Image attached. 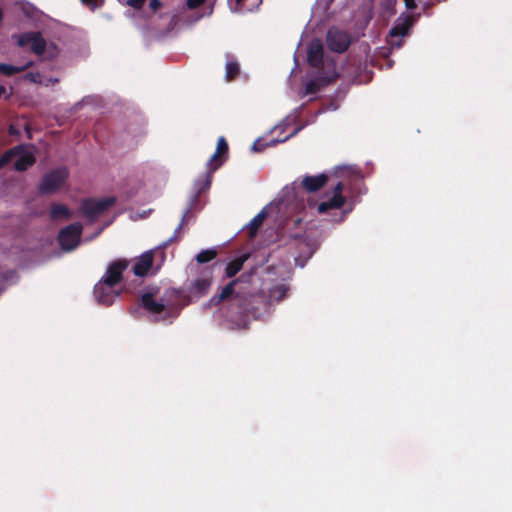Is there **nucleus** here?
<instances>
[{
	"mask_svg": "<svg viewBox=\"0 0 512 512\" xmlns=\"http://www.w3.org/2000/svg\"><path fill=\"white\" fill-rule=\"evenodd\" d=\"M248 258L249 254L245 253L229 262L225 269L226 277L233 278L243 268V265L248 260Z\"/></svg>",
	"mask_w": 512,
	"mask_h": 512,
	"instance_id": "nucleus-18",
	"label": "nucleus"
},
{
	"mask_svg": "<svg viewBox=\"0 0 512 512\" xmlns=\"http://www.w3.org/2000/svg\"><path fill=\"white\" fill-rule=\"evenodd\" d=\"M412 26V22L410 18H406L402 22H397L394 27L390 30L391 37H403L408 34L410 28Z\"/></svg>",
	"mask_w": 512,
	"mask_h": 512,
	"instance_id": "nucleus-20",
	"label": "nucleus"
},
{
	"mask_svg": "<svg viewBox=\"0 0 512 512\" xmlns=\"http://www.w3.org/2000/svg\"><path fill=\"white\" fill-rule=\"evenodd\" d=\"M25 79L29 80L32 83L41 84L43 82L42 75L40 72H28L25 75Z\"/></svg>",
	"mask_w": 512,
	"mask_h": 512,
	"instance_id": "nucleus-29",
	"label": "nucleus"
},
{
	"mask_svg": "<svg viewBox=\"0 0 512 512\" xmlns=\"http://www.w3.org/2000/svg\"><path fill=\"white\" fill-rule=\"evenodd\" d=\"M21 152L22 146H17L4 152L0 157V170L9 164L14 156L20 154Z\"/></svg>",
	"mask_w": 512,
	"mask_h": 512,
	"instance_id": "nucleus-25",
	"label": "nucleus"
},
{
	"mask_svg": "<svg viewBox=\"0 0 512 512\" xmlns=\"http://www.w3.org/2000/svg\"><path fill=\"white\" fill-rule=\"evenodd\" d=\"M240 72V66L237 61H228L226 63V79L234 80Z\"/></svg>",
	"mask_w": 512,
	"mask_h": 512,
	"instance_id": "nucleus-27",
	"label": "nucleus"
},
{
	"mask_svg": "<svg viewBox=\"0 0 512 512\" xmlns=\"http://www.w3.org/2000/svg\"><path fill=\"white\" fill-rule=\"evenodd\" d=\"M346 203V198L344 196H339V195H333L332 198H330L328 201H323L321 202L318 207H317V210L319 213H326L328 210H331V209H340L341 207L344 206V204Z\"/></svg>",
	"mask_w": 512,
	"mask_h": 512,
	"instance_id": "nucleus-17",
	"label": "nucleus"
},
{
	"mask_svg": "<svg viewBox=\"0 0 512 512\" xmlns=\"http://www.w3.org/2000/svg\"><path fill=\"white\" fill-rule=\"evenodd\" d=\"M8 132H9V134H10V135H12V136H18V135H20V131H19V129H18L15 125H13V124H11V125L9 126Z\"/></svg>",
	"mask_w": 512,
	"mask_h": 512,
	"instance_id": "nucleus-36",
	"label": "nucleus"
},
{
	"mask_svg": "<svg viewBox=\"0 0 512 512\" xmlns=\"http://www.w3.org/2000/svg\"><path fill=\"white\" fill-rule=\"evenodd\" d=\"M68 176L66 168H58L47 173L39 186V190L43 194L56 192L65 182Z\"/></svg>",
	"mask_w": 512,
	"mask_h": 512,
	"instance_id": "nucleus-6",
	"label": "nucleus"
},
{
	"mask_svg": "<svg viewBox=\"0 0 512 512\" xmlns=\"http://www.w3.org/2000/svg\"><path fill=\"white\" fill-rule=\"evenodd\" d=\"M49 81H50V82H52V83L54 84V83H57V82H58V79H57V78H55V79H49Z\"/></svg>",
	"mask_w": 512,
	"mask_h": 512,
	"instance_id": "nucleus-40",
	"label": "nucleus"
},
{
	"mask_svg": "<svg viewBox=\"0 0 512 512\" xmlns=\"http://www.w3.org/2000/svg\"><path fill=\"white\" fill-rule=\"evenodd\" d=\"M139 306L153 315H160L166 310L165 302L162 299L155 300L152 292L142 294L139 299Z\"/></svg>",
	"mask_w": 512,
	"mask_h": 512,
	"instance_id": "nucleus-11",
	"label": "nucleus"
},
{
	"mask_svg": "<svg viewBox=\"0 0 512 512\" xmlns=\"http://www.w3.org/2000/svg\"><path fill=\"white\" fill-rule=\"evenodd\" d=\"M168 293H169L170 295H177V294H178V291H177V290H175V289H172V290H170V291H167V293H166V294H168Z\"/></svg>",
	"mask_w": 512,
	"mask_h": 512,
	"instance_id": "nucleus-38",
	"label": "nucleus"
},
{
	"mask_svg": "<svg viewBox=\"0 0 512 512\" xmlns=\"http://www.w3.org/2000/svg\"><path fill=\"white\" fill-rule=\"evenodd\" d=\"M343 190H344V184L342 182H338L333 188V193H334V195L343 196V194H342Z\"/></svg>",
	"mask_w": 512,
	"mask_h": 512,
	"instance_id": "nucleus-34",
	"label": "nucleus"
},
{
	"mask_svg": "<svg viewBox=\"0 0 512 512\" xmlns=\"http://www.w3.org/2000/svg\"><path fill=\"white\" fill-rule=\"evenodd\" d=\"M267 145L266 144H263L261 143L260 140H257L253 143L252 145V150L253 151H256V152H261L264 150V148L266 147Z\"/></svg>",
	"mask_w": 512,
	"mask_h": 512,
	"instance_id": "nucleus-33",
	"label": "nucleus"
},
{
	"mask_svg": "<svg viewBox=\"0 0 512 512\" xmlns=\"http://www.w3.org/2000/svg\"><path fill=\"white\" fill-rule=\"evenodd\" d=\"M162 6V2L160 0H150L149 8L152 11H157Z\"/></svg>",
	"mask_w": 512,
	"mask_h": 512,
	"instance_id": "nucleus-35",
	"label": "nucleus"
},
{
	"mask_svg": "<svg viewBox=\"0 0 512 512\" xmlns=\"http://www.w3.org/2000/svg\"><path fill=\"white\" fill-rule=\"evenodd\" d=\"M31 66H33L32 61L27 62L23 66H14V65H10V64L0 63V73L4 74L6 76H12L16 73H20V72L26 70L27 68H29Z\"/></svg>",
	"mask_w": 512,
	"mask_h": 512,
	"instance_id": "nucleus-23",
	"label": "nucleus"
},
{
	"mask_svg": "<svg viewBox=\"0 0 512 512\" xmlns=\"http://www.w3.org/2000/svg\"><path fill=\"white\" fill-rule=\"evenodd\" d=\"M20 47L30 46L33 53L41 56L44 52H47V57L53 59L57 57L59 51L56 45L50 44L47 46L46 40L42 37L39 32H26L18 37L17 41Z\"/></svg>",
	"mask_w": 512,
	"mask_h": 512,
	"instance_id": "nucleus-3",
	"label": "nucleus"
},
{
	"mask_svg": "<svg viewBox=\"0 0 512 512\" xmlns=\"http://www.w3.org/2000/svg\"><path fill=\"white\" fill-rule=\"evenodd\" d=\"M146 0H127L126 3L134 9H141Z\"/></svg>",
	"mask_w": 512,
	"mask_h": 512,
	"instance_id": "nucleus-30",
	"label": "nucleus"
},
{
	"mask_svg": "<svg viewBox=\"0 0 512 512\" xmlns=\"http://www.w3.org/2000/svg\"><path fill=\"white\" fill-rule=\"evenodd\" d=\"M7 90L6 87L3 85H0V98L6 97Z\"/></svg>",
	"mask_w": 512,
	"mask_h": 512,
	"instance_id": "nucleus-37",
	"label": "nucleus"
},
{
	"mask_svg": "<svg viewBox=\"0 0 512 512\" xmlns=\"http://www.w3.org/2000/svg\"><path fill=\"white\" fill-rule=\"evenodd\" d=\"M266 217L267 212L263 209L252 218V220L248 224L249 235L251 237H254L257 234L258 229L261 227Z\"/></svg>",
	"mask_w": 512,
	"mask_h": 512,
	"instance_id": "nucleus-22",
	"label": "nucleus"
},
{
	"mask_svg": "<svg viewBox=\"0 0 512 512\" xmlns=\"http://www.w3.org/2000/svg\"><path fill=\"white\" fill-rule=\"evenodd\" d=\"M115 203V197H106L98 200L94 198H86L82 201L80 210L84 217H86L90 222H94Z\"/></svg>",
	"mask_w": 512,
	"mask_h": 512,
	"instance_id": "nucleus-4",
	"label": "nucleus"
},
{
	"mask_svg": "<svg viewBox=\"0 0 512 512\" xmlns=\"http://www.w3.org/2000/svg\"><path fill=\"white\" fill-rule=\"evenodd\" d=\"M129 261L127 259H117L109 264L101 281L106 286H116L123 278V272L128 268Z\"/></svg>",
	"mask_w": 512,
	"mask_h": 512,
	"instance_id": "nucleus-8",
	"label": "nucleus"
},
{
	"mask_svg": "<svg viewBox=\"0 0 512 512\" xmlns=\"http://www.w3.org/2000/svg\"><path fill=\"white\" fill-rule=\"evenodd\" d=\"M50 217L53 220L59 218L70 219L72 217V213L66 205L53 204L50 210Z\"/></svg>",
	"mask_w": 512,
	"mask_h": 512,
	"instance_id": "nucleus-21",
	"label": "nucleus"
},
{
	"mask_svg": "<svg viewBox=\"0 0 512 512\" xmlns=\"http://www.w3.org/2000/svg\"><path fill=\"white\" fill-rule=\"evenodd\" d=\"M326 43L327 47L331 51L336 53H343L350 46L351 39L347 32L332 27L327 32Z\"/></svg>",
	"mask_w": 512,
	"mask_h": 512,
	"instance_id": "nucleus-7",
	"label": "nucleus"
},
{
	"mask_svg": "<svg viewBox=\"0 0 512 512\" xmlns=\"http://www.w3.org/2000/svg\"><path fill=\"white\" fill-rule=\"evenodd\" d=\"M84 5L88 6L91 10H94L99 6L98 0H80Z\"/></svg>",
	"mask_w": 512,
	"mask_h": 512,
	"instance_id": "nucleus-32",
	"label": "nucleus"
},
{
	"mask_svg": "<svg viewBox=\"0 0 512 512\" xmlns=\"http://www.w3.org/2000/svg\"><path fill=\"white\" fill-rule=\"evenodd\" d=\"M36 159L35 156L30 152H23L14 163L16 171L23 172L29 167L34 165Z\"/></svg>",
	"mask_w": 512,
	"mask_h": 512,
	"instance_id": "nucleus-19",
	"label": "nucleus"
},
{
	"mask_svg": "<svg viewBox=\"0 0 512 512\" xmlns=\"http://www.w3.org/2000/svg\"><path fill=\"white\" fill-rule=\"evenodd\" d=\"M405 7L408 10H415L418 6L421 7L422 12L426 16L432 15V8L434 7V1L433 0H403Z\"/></svg>",
	"mask_w": 512,
	"mask_h": 512,
	"instance_id": "nucleus-16",
	"label": "nucleus"
},
{
	"mask_svg": "<svg viewBox=\"0 0 512 512\" xmlns=\"http://www.w3.org/2000/svg\"><path fill=\"white\" fill-rule=\"evenodd\" d=\"M288 290L289 288L284 284L277 285L270 290V297L279 302L286 298Z\"/></svg>",
	"mask_w": 512,
	"mask_h": 512,
	"instance_id": "nucleus-26",
	"label": "nucleus"
},
{
	"mask_svg": "<svg viewBox=\"0 0 512 512\" xmlns=\"http://www.w3.org/2000/svg\"><path fill=\"white\" fill-rule=\"evenodd\" d=\"M175 19H176V15H174L171 19V23H174L175 22Z\"/></svg>",
	"mask_w": 512,
	"mask_h": 512,
	"instance_id": "nucleus-41",
	"label": "nucleus"
},
{
	"mask_svg": "<svg viewBox=\"0 0 512 512\" xmlns=\"http://www.w3.org/2000/svg\"><path fill=\"white\" fill-rule=\"evenodd\" d=\"M253 275V271L244 272L239 278L230 281L219 294L210 299V304L216 306L228 301L230 307L235 310V315L239 318L253 312L255 298V292L251 285Z\"/></svg>",
	"mask_w": 512,
	"mask_h": 512,
	"instance_id": "nucleus-1",
	"label": "nucleus"
},
{
	"mask_svg": "<svg viewBox=\"0 0 512 512\" xmlns=\"http://www.w3.org/2000/svg\"><path fill=\"white\" fill-rule=\"evenodd\" d=\"M338 78L335 71L327 74H320L310 79L305 85V94L312 95L318 93L322 88L332 84Z\"/></svg>",
	"mask_w": 512,
	"mask_h": 512,
	"instance_id": "nucleus-9",
	"label": "nucleus"
},
{
	"mask_svg": "<svg viewBox=\"0 0 512 512\" xmlns=\"http://www.w3.org/2000/svg\"><path fill=\"white\" fill-rule=\"evenodd\" d=\"M288 138H289V137H286L285 139H283V141H285V140H286V139H288ZM278 142H282V140H280V141L272 140V141H271V145H275V144H276V143H278Z\"/></svg>",
	"mask_w": 512,
	"mask_h": 512,
	"instance_id": "nucleus-39",
	"label": "nucleus"
},
{
	"mask_svg": "<svg viewBox=\"0 0 512 512\" xmlns=\"http://www.w3.org/2000/svg\"><path fill=\"white\" fill-rule=\"evenodd\" d=\"M328 182V176L325 173H321L316 176H304L301 182L302 188L309 193L319 191Z\"/></svg>",
	"mask_w": 512,
	"mask_h": 512,
	"instance_id": "nucleus-14",
	"label": "nucleus"
},
{
	"mask_svg": "<svg viewBox=\"0 0 512 512\" xmlns=\"http://www.w3.org/2000/svg\"><path fill=\"white\" fill-rule=\"evenodd\" d=\"M307 61L310 66L319 68L323 63V46L320 42L310 44L307 52Z\"/></svg>",
	"mask_w": 512,
	"mask_h": 512,
	"instance_id": "nucleus-15",
	"label": "nucleus"
},
{
	"mask_svg": "<svg viewBox=\"0 0 512 512\" xmlns=\"http://www.w3.org/2000/svg\"><path fill=\"white\" fill-rule=\"evenodd\" d=\"M83 226L79 222L72 223L59 232L58 241L63 250L70 251L77 247Z\"/></svg>",
	"mask_w": 512,
	"mask_h": 512,
	"instance_id": "nucleus-5",
	"label": "nucleus"
},
{
	"mask_svg": "<svg viewBox=\"0 0 512 512\" xmlns=\"http://www.w3.org/2000/svg\"><path fill=\"white\" fill-rule=\"evenodd\" d=\"M229 156V146L224 136H221L218 138L216 150L213 153V155L210 157V159L207 162V171L205 174V180L201 187L198 188L197 192L195 193L192 203L190 204V207L186 210L184 213L180 224L176 228L174 232V236L169 239L168 242L165 243V246L172 243L175 239L178 238V233L182 229L183 224L187 221L188 215L190 213V210L192 209L193 203L197 201L198 196L200 193H202L204 190H208L211 186L213 173L218 170L228 159Z\"/></svg>",
	"mask_w": 512,
	"mask_h": 512,
	"instance_id": "nucleus-2",
	"label": "nucleus"
},
{
	"mask_svg": "<svg viewBox=\"0 0 512 512\" xmlns=\"http://www.w3.org/2000/svg\"><path fill=\"white\" fill-rule=\"evenodd\" d=\"M114 286H106L103 281H99L94 287V295L98 303L109 306L114 302L116 296L119 294H115L113 292Z\"/></svg>",
	"mask_w": 512,
	"mask_h": 512,
	"instance_id": "nucleus-12",
	"label": "nucleus"
},
{
	"mask_svg": "<svg viewBox=\"0 0 512 512\" xmlns=\"http://www.w3.org/2000/svg\"><path fill=\"white\" fill-rule=\"evenodd\" d=\"M211 284H212V277L209 276V277H199L197 279H195L189 289H188V293H189V297L190 298H195V299H199L201 297H203L204 295H206L211 287Z\"/></svg>",
	"mask_w": 512,
	"mask_h": 512,
	"instance_id": "nucleus-13",
	"label": "nucleus"
},
{
	"mask_svg": "<svg viewBox=\"0 0 512 512\" xmlns=\"http://www.w3.org/2000/svg\"><path fill=\"white\" fill-rule=\"evenodd\" d=\"M262 0H236L237 9L241 12H250L258 8Z\"/></svg>",
	"mask_w": 512,
	"mask_h": 512,
	"instance_id": "nucleus-24",
	"label": "nucleus"
},
{
	"mask_svg": "<svg viewBox=\"0 0 512 512\" xmlns=\"http://www.w3.org/2000/svg\"><path fill=\"white\" fill-rule=\"evenodd\" d=\"M205 0H186L189 9H196L204 3Z\"/></svg>",
	"mask_w": 512,
	"mask_h": 512,
	"instance_id": "nucleus-31",
	"label": "nucleus"
},
{
	"mask_svg": "<svg viewBox=\"0 0 512 512\" xmlns=\"http://www.w3.org/2000/svg\"><path fill=\"white\" fill-rule=\"evenodd\" d=\"M155 250H147L142 253L133 265V273L138 277H145L153 267Z\"/></svg>",
	"mask_w": 512,
	"mask_h": 512,
	"instance_id": "nucleus-10",
	"label": "nucleus"
},
{
	"mask_svg": "<svg viewBox=\"0 0 512 512\" xmlns=\"http://www.w3.org/2000/svg\"><path fill=\"white\" fill-rule=\"evenodd\" d=\"M217 256V251L215 249H206L199 252L196 256V261L198 263H208L212 261Z\"/></svg>",
	"mask_w": 512,
	"mask_h": 512,
	"instance_id": "nucleus-28",
	"label": "nucleus"
}]
</instances>
